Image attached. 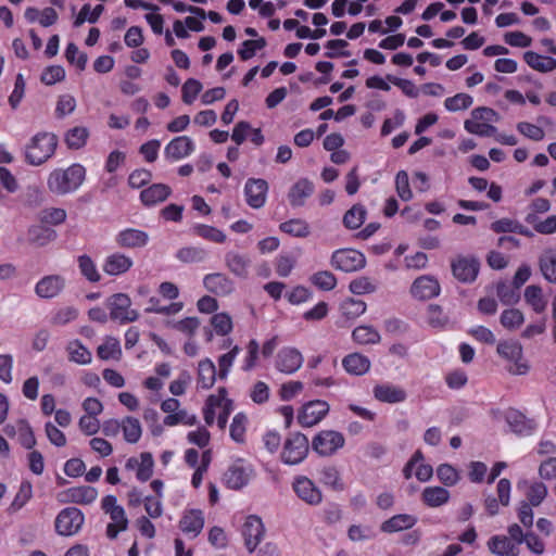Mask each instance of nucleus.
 <instances>
[{
    "mask_svg": "<svg viewBox=\"0 0 556 556\" xmlns=\"http://www.w3.org/2000/svg\"><path fill=\"white\" fill-rule=\"evenodd\" d=\"M85 176L86 169L80 164H73L66 169H54L48 177V189L58 195L72 193L81 186Z\"/></svg>",
    "mask_w": 556,
    "mask_h": 556,
    "instance_id": "nucleus-1",
    "label": "nucleus"
},
{
    "mask_svg": "<svg viewBox=\"0 0 556 556\" xmlns=\"http://www.w3.org/2000/svg\"><path fill=\"white\" fill-rule=\"evenodd\" d=\"M58 137L51 132L36 134L25 147V161L33 166L47 162L55 152Z\"/></svg>",
    "mask_w": 556,
    "mask_h": 556,
    "instance_id": "nucleus-2",
    "label": "nucleus"
},
{
    "mask_svg": "<svg viewBox=\"0 0 556 556\" xmlns=\"http://www.w3.org/2000/svg\"><path fill=\"white\" fill-rule=\"evenodd\" d=\"M110 318L119 324H128L139 318V313L131 308V300L126 293H115L106 299Z\"/></svg>",
    "mask_w": 556,
    "mask_h": 556,
    "instance_id": "nucleus-3",
    "label": "nucleus"
},
{
    "mask_svg": "<svg viewBox=\"0 0 556 556\" xmlns=\"http://www.w3.org/2000/svg\"><path fill=\"white\" fill-rule=\"evenodd\" d=\"M309 451L308 439L301 432L290 434L281 453V459L288 465H298L305 459Z\"/></svg>",
    "mask_w": 556,
    "mask_h": 556,
    "instance_id": "nucleus-4",
    "label": "nucleus"
},
{
    "mask_svg": "<svg viewBox=\"0 0 556 556\" xmlns=\"http://www.w3.org/2000/svg\"><path fill=\"white\" fill-rule=\"evenodd\" d=\"M84 521L85 517L80 509L66 507L55 518V531L64 536L74 535L81 529Z\"/></svg>",
    "mask_w": 556,
    "mask_h": 556,
    "instance_id": "nucleus-5",
    "label": "nucleus"
},
{
    "mask_svg": "<svg viewBox=\"0 0 556 556\" xmlns=\"http://www.w3.org/2000/svg\"><path fill=\"white\" fill-rule=\"evenodd\" d=\"M343 434L334 430H323L312 441V448L320 456H331L344 446Z\"/></svg>",
    "mask_w": 556,
    "mask_h": 556,
    "instance_id": "nucleus-6",
    "label": "nucleus"
},
{
    "mask_svg": "<svg viewBox=\"0 0 556 556\" xmlns=\"http://www.w3.org/2000/svg\"><path fill=\"white\" fill-rule=\"evenodd\" d=\"M331 266L344 273L361 270L366 265L363 253L353 249H341L332 253Z\"/></svg>",
    "mask_w": 556,
    "mask_h": 556,
    "instance_id": "nucleus-7",
    "label": "nucleus"
},
{
    "mask_svg": "<svg viewBox=\"0 0 556 556\" xmlns=\"http://www.w3.org/2000/svg\"><path fill=\"white\" fill-rule=\"evenodd\" d=\"M253 476V468L243 459L233 462L224 473V483L231 490H240L245 486Z\"/></svg>",
    "mask_w": 556,
    "mask_h": 556,
    "instance_id": "nucleus-8",
    "label": "nucleus"
},
{
    "mask_svg": "<svg viewBox=\"0 0 556 556\" xmlns=\"http://www.w3.org/2000/svg\"><path fill=\"white\" fill-rule=\"evenodd\" d=\"M329 412V404L323 400H314L304 404L298 415L302 427H313L324 419Z\"/></svg>",
    "mask_w": 556,
    "mask_h": 556,
    "instance_id": "nucleus-9",
    "label": "nucleus"
},
{
    "mask_svg": "<svg viewBox=\"0 0 556 556\" xmlns=\"http://www.w3.org/2000/svg\"><path fill=\"white\" fill-rule=\"evenodd\" d=\"M302 353L292 346H285L276 355L275 367L282 374L292 375L303 365Z\"/></svg>",
    "mask_w": 556,
    "mask_h": 556,
    "instance_id": "nucleus-10",
    "label": "nucleus"
},
{
    "mask_svg": "<svg viewBox=\"0 0 556 556\" xmlns=\"http://www.w3.org/2000/svg\"><path fill=\"white\" fill-rule=\"evenodd\" d=\"M480 268L479 261L473 256H458L452 262L454 277L465 283L476 280Z\"/></svg>",
    "mask_w": 556,
    "mask_h": 556,
    "instance_id": "nucleus-11",
    "label": "nucleus"
},
{
    "mask_svg": "<svg viewBox=\"0 0 556 556\" xmlns=\"http://www.w3.org/2000/svg\"><path fill=\"white\" fill-rule=\"evenodd\" d=\"M264 534L265 528L262 519L255 515L249 516L242 527V536L249 553H253L255 551Z\"/></svg>",
    "mask_w": 556,
    "mask_h": 556,
    "instance_id": "nucleus-12",
    "label": "nucleus"
},
{
    "mask_svg": "<svg viewBox=\"0 0 556 556\" xmlns=\"http://www.w3.org/2000/svg\"><path fill=\"white\" fill-rule=\"evenodd\" d=\"M268 184L262 178H249L244 186L247 203L252 208H261L266 203Z\"/></svg>",
    "mask_w": 556,
    "mask_h": 556,
    "instance_id": "nucleus-13",
    "label": "nucleus"
},
{
    "mask_svg": "<svg viewBox=\"0 0 556 556\" xmlns=\"http://www.w3.org/2000/svg\"><path fill=\"white\" fill-rule=\"evenodd\" d=\"M293 490L296 495L308 505H318L323 501L321 491L307 477L301 476L295 478Z\"/></svg>",
    "mask_w": 556,
    "mask_h": 556,
    "instance_id": "nucleus-14",
    "label": "nucleus"
},
{
    "mask_svg": "<svg viewBox=\"0 0 556 556\" xmlns=\"http://www.w3.org/2000/svg\"><path fill=\"white\" fill-rule=\"evenodd\" d=\"M496 350L500 356L515 363L516 368L511 369L513 374L523 375L528 371V366L519 363L522 356V348L519 342L514 340L502 341L497 344Z\"/></svg>",
    "mask_w": 556,
    "mask_h": 556,
    "instance_id": "nucleus-15",
    "label": "nucleus"
},
{
    "mask_svg": "<svg viewBox=\"0 0 556 556\" xmlns=\"http://www.w3.org/2000/svg\"><path fill=\"white\" fill-rule=\"evenodd\" d=\"M194 151V142L188 136L172 139L164 149V156L169 161H178L189 156Z\"/></svg>",
    "mask_w": 556,
    "mask_h": 556,
    "instance_id": "nucleus-16",
    "label": "nucleus"
},
{
    "mask_svg": "<svg viewBox=\"0 0 556 556\" xmlns=\"http://www.w3.org/2000/svg\"><path fill=\"white\" fill-rule=\"evenodd\" d=\"M115 242L124 249H141L149 242V235L140 229L126 228L115 236Z\"/></svg>",
    "mask_w": 556,
    "mask_h": 556,
    "instance_id": "nucleus-17",
    "label": "nucleus"
},
{
    "mask_svg": "<svg viewBox=\"0 0 556 556\" xmlns=\"http://www.w3.org/2000/svg\"><path fill=\"white\" fill-rule=\"evenodd\" d=\"M410 292L419 300L432 299L440 293V285L430 276H421L413 282Z\"/></svg>",
    "mask_w": 556,
    "mask_h": 556,
    "instance_id": "nucleus-18",
    "label": "nucleus"
},
{
    "mask_svg": "<svg viewBox=\"0 0 556 556\" xmlns=\"http://www.w3.org/2000/svg\"><path fill=\"white\" fill-rule=\"evenodd\" d=\"M64 286L65 280L63 277L59 275L46 276L37 282L35 292L42 299H51L56 296Z\"/></svg>",
    "mask_w": 556,
    "mask_h": 556,
    "instance_id": "nucleus-19",
    "label": "nucleus"
},
{
    "mask_svg": "<svg viewBox=\"0 0 556 556\" xmlns=\"http://www.w3.org/2000/svg\"><path fill=\"white\" fill-rule=\"evenodd\" d=\"M205 289L216 295H227L233 290V282L225 274L214 273L203 278Z\"/></svg>",
    "mask_w": 556,
    "mask_h": 556,
    "instance_id": "nucleus-20",
    "label": "nucleus"
},
{
    "mask_svg": "<svg viewBox=\"0 0 556 556\" xmlns=\"http://www.w3.org/2000/svg\"><path fill=\"white\" fill-rule=\"evenodd\" d=\"M314 185L306 178L298 180L289 190V203L293 207L304 205L305 200L314 193Z\"/></svg>",
    "mask_w": 556,
    "mask_h": 556,
    "instance_id": "nucleus-21",
    "label": "nucleus"
},
{
    "mask_svg": "<svg viewBox=\"0 0 556 556\" xmlns=\"http://www.w3.org/2000/svg\"><path fill=\"white\" fill-rule=\"evenodd\" d=\"M418 519L416 516L410 514H399L384 520L380 525V530L384 533H394L403 530L412 529Z\"/></svg>",
    "mask_w": 556,
    "mask_h": 556,
    "instance_id": "nucleus-22",
    "label": "nucleus"
},
{
    "mask_svg": "<svg viewBox=\"0 0 556 556\" xmlns=\"http://www.w3.org/2000/svg\"><path fill=\"white\" fill-rule=\"evenodd\" d=\"M204 517L200 509H190L186 511L179 521V528L184 533L197 536L203 529Z\"/></svg>",
    "mask_w": 556,
    "mask_h": 556,
    "instance_id": "nucleus-23",
    "label": "nucleus"
},
{
    "mask_svg": "<svg viewBox=\"0 0 556 556\" xmlns=\"http://www.w3.org/2000/svg\"><path fill=\"white\" fill-rule=\"evenodd\" d=\"M132 264V260L129 256L117 252L105 258L103 270L110 276H117L128 271Z\"/></svg>",
    "mask_w": 556,
    "mask_h": 556,
    "instance_id": "nucleus-24",
    "label": "nucleus"
},
{
    "mask_svg": "<svg viewBox=\"0 0 556 556\" xmlns=\"http://www.w3.org/2000/svg\"><path fill=\"white\" fill-rule=\"evenodd\" d=\"M505 418L510 429L518 434H530L536 426L534 420L527 419L522 413L516 409L507 410Z\"/></svg>",
    "mask_w": 556,
    "mask_h": 556,
    "instance_id": "nucleus-25",
    "label": "nucleus"
},
{
    "mask_svg": "<svg viewBox=\"0 0 556 556\" xmlns=\"http://www.w3.org/2000/svg\"><path fill=\"white\" fill-rule=\"evenodd\" d=\"M172 193L169 186L165 184H154L140 193V199L146 206H153L165 201Z\"/></svg>",
    "mask_w": 556,
    "mask_h": 556,
    "instance_id": "nucleus-26",
    "label": "nucleus"
},
{
    "mask_svg": "<svg viewBox=\"0 0 556 556\" xmlns=\"http://www.w3.org/2000/svg\"><path fill=\"white\" fill-rule=\"evenodd\" d=\"M375 397L384 403H401L406 400V392L396 386L384 383L374 388Z\"/></svg>",
    "mask_w": 556,
    "mask_h": 556,
    "instance_id": "nucleus-27",
    "label": "nucleus"
},
{
    "mask_svg": "<svg viewBox=\"0 0 556 556\" xmlns=\"http://www.w3.org/2000/svg\"><path fill=\"white\" fill-rule=\"evenodd\" d=\"M489 549L498 556H517L518 546L505 535H494L488 542Z\"/></svg>",
    "mask_w": 556,
    "mask_h": 556,
    "instance_id": "nucleus-28",
    "label": "nucleus"
},
{
    "mask_svg": "<svg viewBox=\"0 0 556 556\" xmlns=\"http://www.w3.org/2000/svg\"><path fill=\"white\" fill-rule=\"evenodd\" d=\"M342 366L349 374L362 376L369 370L370 361L359 353H352L342 359Z\"/></svg>",
    "mask_w": 556,
    "mask_h": 556,
    "instance_id": "nucleus-29",
    "label": "nucleus"
},
{
    "mask_svg": "<svg viewBox=\"0 0 556 556\" xmlns=\"http://www.w3.org/2000/svg\"><path fill=\"white\" fill-rule=\"evenodd\" d=\"M523 60L531 68L541 73H548L556 68V59L533 51L525 52Z\"/></svg>",
    "mask_w": 556,
    "mask_h": 556,
    "instance_id": "nucleus-30",
    "label": "nucleus"
},
{
    "mask_svg": "<svg viewBox=\"0 0 556 556\" xmlns=\"http://www.w3.org/2000/svg\"><path fill=\"white\" fill-rule=\"evenodd\" d=\"M216 367L210 358L199 362L198 365V386L202 389H210L216 381Z\"/></svg>",
    "mask_w": 556,
    "mask_h": 556,
    "instance_id": "nucleus-31",
    "label": "nucleus"
},
{
    "mask_svg": "<svg viewBox=\"0 0 556 556\" xmlns=\"http://www.w3.org/2000/svg\"><path fill=\"white\" fill-rule=\"evenodd\" d=\"M28 241L37 247H45L56 238L55 230L42 225H34L27 231Z\"/></svg>",
    "mask_w": 556,
    "mask_h": 556,
    "instance_id": "nucleus-32",
    "label": "nucleus"
},
{
    "mask_svg": "<svg viewBox=\"0 0 556 556\" xmlns=\"http://www.w3.org/2000/svg\"><path fill=\"white\" fill-rule=\"evenodd\" d=\"M225 262L226 266L229 268V270L239 277H247L249 273V266H250V258L245 255L236 253V252H228L225 255Z\"/></svg>",
    "mask_w": 556,
    "mask_h": 556,
    "instance_id": "nucleus-33",
    "label": "nucleus"
},
{
    "mask_svg": "<svg viewBox=\"0 0 556 556\" xmlns=\"http://www.w3.org/2000/svg\"><path fill=\"white\" fill-rule=\"evenodd\" d=\"M421 498L429 507H439L450 500V492L442 486H428L421 493Z\"/></svg>",
    "mask_w": 556,
    "mask_h": 556,
    "instance_id": "nucleus-34",
    "label": "nucleus"
},
{
    "mask_svg": "<svg viewBox=\"0 0 556 556\" xmlns=\"http://www.w3.org/2000/svg\"><path fill=\"white\" fill-rule=\"evenodd\" d=\"M67 494L73 503L87 505L96 501L98 491L93 486L83 485L70 489Z\"/></svg>",
    "mask_w": 556,
    "mask_h": 556,
    "instance_id": "nucleus-35",
    "label": "nucleus"
},
{
    "mask_svg": "<svg viewBox=\"0 0 556 556\" xmlns=\"http://www.w3.org/2000/svg\"><path fill=\"white\" fill-rule=\"evenodd\" d=\"M279 229L282 232H286L292 237L296 238H306L309 235V226L308 224L301 218H294L281 223Z\"/></svg>",
    "mask_w": 556,
    "mask_h": 556,
    "instance_id": "nucleus-36",
    "label": "nucleus"
},
{
    "mask_svg": "<svg viewBox=\"0 0 556 556\" xmlns=\"http://www.w3.org/2000/svg\"><path fill=\"white\" fill-rule=\"evenodd\" d=\"M121 429L123 430L124 439L128 443H131V444L137 443L141 438V433H142L141 425H140V421L135 417H130V416L126 417L121 422Z\"/></svg>",
    "mask_w": 556,
    "mask_h": 556,
    "instance_id": "nucleus-37",
    "label": "nucleus"
},
{
    "mask_svg": "<svg viewBox=\"0 0 556 556\" xmlns=\"http://www.w3.org/2000/svg\"><path fill=\"white\" fill-rule=\"evenodd\" d=\"M66 350L68 352L71 362L80 365H86L91 362V352L86 346H84L78 340L71 341L67 344Z\"/></svg>",
    "mask_w": 556,
    "mask_h": 556,
    "instance_id": "nucleus-38",
    "label": "nucleus"
},
{
    "mask_svg": "<svg viewBox=\"0 0 556 556\" xmlns=\"http://www.w3.org/2000/svg\"><path fill=\"white\" fill-rule=\"evenodd\" d=\"M88 137L89 131L86 127L76 126L67 130L65 142L70 149L78 150L86 144Z\"/></svg>",
    "mask_w": 556,
    "mask_h": 556,
    "instance_id": "nucleus-39",
    "label": "nucleus"
},
{
    "mask_svg": "<svg viewBox=\"0 0 556 556\" xmlns=\"http://www.w3.org/2000/svg\"><path fill=\"white\" fill-rule=\"evenodd\" d=\"M366 218V208L361 204L353 205L343 216V224L349 229L359 228Z\"/></svg>",
    "mask_w": 556,
    "mask_h": 556,
    "instance_id": "nucleus-40",
    "label": "nucleus"
},
{
    "mask_svg": "<svg viewBox=\"0 0 556 556\" xmlns=\"http://www.w3.org/2000/svg\"><path fill=\"white\" fill-rule=\"evenodd\" d=\"M352 338L361 344H375L381 339L379 332L371 326H358L352 332Z\"/></svg>",
    "mask_w": 556,
    "mask_h": 556,
    "instance_id": "nucleus-41",
    "label": "nucleus"
},
{
    "mask_svg": "<svg viewBox=\"0 0 556 556\" xmlns=\"http://www.w3.org/2000/svg\"><path fill=\"white\" fill-rule=\"evenodd\" d=\"M525 300L536 313L544 312L546 307V302L543 299L542 289L539 286H528L525 290Z\"/></svg>",
    "mask_w": 556,
    "mask_h": 556,
    "instance_id": "nucleus-42",
    "label": "nucleus"
},
{
    "mask_svg": "<svg viewBox=\"0 0 556 556\" xmlns=\"http://www.w3.org/2000/svg\"><path fill=\"white\" fill-rule=\"evenodd\" d=\"M154 459L150 452L140 454V462L136 470V478L141 482H147L153 475Z\"/></svg>",
    "mask_w": 556,
    "mask_h": 556,
    "instance_id": "nucleus-43",
    "label": "nucleus"
},
{
    "mask_svg": "<svg viewBox=\"0 0 556 556\" xmlns=\"http://www.w3.org/2000/svg\"><path fill=\"white\" fill-rule=\"evenodd\" d=\"M320 481L325 485L330 486L334 491H343L344 490V483L342 482L340 472L333 466L325 467L321 470Z\"/></svg>",
    "mask_w": 556,
    "mask_h": 556,
    "instance_id": "nucleus-44",
    "label": "nucleus"
},
{
    "mask_svg": "<svg viewBox=\"0 0 556 556\" xmlns=\"http://www.w3.org/2000/svg\"><path fill=\"white\" fill-rule=\"evenodd\" d=\"M206 256V251L198 247L181 248L176 253V257L184 263H201Z\"/></svg>",
    "mask_w": 556,
    "mask_h": 556,
    "instance_id": "nucleus-45",
    "label": "nucleus"
},
{
    "mask_svg": "<svg viewBox=\"0 0 556 556\" xmlns=\"http://www.w3.org/2000/svg\"><path fill=\"white\" fill-rule=\"evenodd\" d=\"M192 230L197 236L213 242L222 243L226 240L225 233L213 226L197 224Z\"/></svg>",
    "mask_w": 556,
    "mask_h": 556,
    "instance_id": "nucleus-46",
    "label": "nucleus"
},
{
    "mask_svg": "<svg viewBox=\"0 0 556 556\" xmlns=\"http://www.w3.org/2000/svg\"><path fill=\"white\" fill-rule=\"evenodd\" d=\"M540 269L544 278L556 283V254L545 253L540 257Z\"/></svg>",
    "mask_w": 556,
    "mask_h": 556,
    "instance_id": "nucleus-47",
    "label": "nucleus"
},
{
    "mask_svg": "<svg viewBox=\"0 0 556 556\" xmlns=\"http://www.w3.org/2000/svg\"><path fill=\"white\" fill-rule=\"evenodd\" d=\"M78 267L81 275L90 282H98L101 278L94 262L90 256L84 254L78 257Z\"/></svg>",
    "mask_w": 556,
    "mask_h": 556,
    "instance_id": "nucleus-48",
    "label": "nucleus"
},
{
    "mask_svg": "<svg viewBox=\"0 0 556 556\" xmlns=\"http://www.w3.org/2000/svg\"><path fill=\"white\" fill-rule=\"evenodd\" d=\"M182 308V303H170L166 305V307H161V301L156 296H152L148 301V306L146 307V313H157L163 315H174L180 312Z\"/></svg>",
    "mask_w": 556,
    "mask_h": 556,
    "instance_id": "nucleus-49",
    "label": "nucleus"
},
{
    "mask_svg": "<svg viewBox=\"0 0 556 556\" xmlns=\"http://www.w3.org/2000/svg\"><path fill=\"white\" fill-rule=\"evenodd\" d=\"M309 280L314 286L325 291H330L337 286V278L331 271L328 270L315 273L312 275Z\"/></svg>",
    "mask_w": 556,
    "mask_h": 556,
    "instance_id": "nucleus-50",
    "label": "nucleus"
},
{
    "mask_svg": "<svg viewBox=\"0 0 556 556\" xmlns=\"http://www.w3.org/2000/svg\"><path fill=\"white\" fill-rule=\"evenodd\" d=\"M97 354L104 361L117 358L122 354L118 340L115 338H108L104 343L98 346Z\"/></svg>",
    "mask_w": 556,
    "mask_h": 556,
    "instance_id": "nucleus-51",
    "label": "nucleus"
},
{
    "mask_svg": "<svg viewBox=\"0 0 556 556\" xmlns=\"http://www.w3.org/2000/svg\"><path fill=\"white\" fill-rule=\"evenodd\" d=\"M39 219L42 224L60 225L66 219V211L59 207H49L40 211Z\"/></svg>",
    "mask_w": 556,
    "mask_h": 556,
    "instance_id": "nucleus-52",
    "label": "nucleus"
},
{
    "mask_svg": "<svg viewBox=\"0 0 556 556\" xmlns=\"http://www.w3.org/2000/svg\"><path fill=\"white\" fill-rule=\"evenodd\" d=\"M248 418L243 413L235 415L230 425V437L238 443L244 442Z\"/></svg>",
    "mask_w": 556,
    "mask_h": 556,
    "instance_id": "nucleus-53",
    "label": "nucleus"
},
{
    "mask_svg": "<svg viewBox=\"0 0 556 556\" xmlns=\"http://www.w3.org/2000/svg\"><path fill=\"white\" fill-rule=\"evenodd\" d=\"M496 294L500 301L505 305L516 304L520 299L518 289H516L515 287H510L506 282L497 283Z\"/></svg>",
    "mask_w": 556,
    "mask_h": 556,
    "instance_id": "nucleus-54",
    "label": "nucleus"
},
{
    "mask_svg": "<svg viewBox=\"0 0 556 556\" xmlns=\"http://www.w3.org/2000/svg\"><path fill=\"white\" fill-rule=\"evenodd\" d=\"M464 127L468 132L478 135L481 137H491L497 132L496 127L491 124L470 121V119L465 121Z\"/></svg>",
    "mask_w": 556,
    "mask_h": 556,
    "instance_id": "nucleus-55",
    "label": "nucleus"
},
{
    "mask_svg": "<svg viewBox=\"0 0 556 556\" xmlns=\"http://www.w3.org/2000/svg\"><path fill=\"white\" fill-rule=\"evenodd\" d=\"M473 100L472 97L467 93H457L454 97L446 98L444 106L447 111L456 112L459 110H467L471 106Z\"/></svg>",
    "mask_w": 556,
    "mask_h": 556,
    "instance_id": "nucleus-56",
    "label": "nucleus"
},
{
    "mask_svg": "<svg viewBox=\"0 0 556 556\" xmlns=\"http://www.w3.org/2000/svg\"><path fill=\"white\" fill-rule=\"evenodd\" d=\"M500 321L504 328L516 329L522 325L525 317L519 309L509 308L502 313Z\"/></svg>",
    "mask_w": 556,
    "mask_h": 556,
    "instance_id": "nucleus-57",
    "label": "nucleus"
},
{
    "mask_svg": "<svg viewBox=\"0 0 556 556\" xmlns=\"http://www.w3.org/2000/svg\"><path fill=\"white\" fill-rule=\"evenodd\" d=\"M239 352H240V349H239V346L236 345L228 353H225L219 356V358H218V367H219L218 377H219V379L224 380L227 378V376L230 371V368H231L237 355L239 354Z\"/></svg>",
    "mask_w": 556,
    "mask_h": 556,
    "instance_id": "nucleus-58",
    "label": "nucleus"
},
{
    "mask_svg": "<svg viewBox=\"0 0 556 556\" xmlns=\"http://www.w3.org/2000/svg\"><path fill=\"white\" fill-rule=\"evenodd\" d=\"M341 311L346 318H356L365 313L366 303L351 298L342 303Z\"/></svg>",
    "mask_w": 556,
    "mask_h": 556,
    "instance_id": "nucleus-59",
    "label": "nucleus"
},
{
    "mask_svg": "<svg viewBox=\"0 0 556 556\" xmlns=\"http://www.w3.org/2000/svg\"><path fill=\"white\" fill-rule=\"evenodd\" d=\"M17 427L20 444L25 448H33L36 445V438L28 422L25 420H20Z\"/></svg>",
    "mask_w": 556,
    "mask_h": 556,
    "instance_id": "nucleus-60",
    "label": "nucleus"
},
{
    "mask_svg": "<svg viewBox=\"0 0 556 556\" xmlns=\"http://www.w3.org/2000/svg\"><path fill=\"white\" fill-rule=\"evenodd\" d=\"M65 58L71 64H75L78 70L84 71L88 61L87 54L79 52L78 47L71 42L65 50Z\"/></svg>",
    "mask_w": 556,
    "mask_h": 556,
    "instance_id": "nucleus-61",
    "label": "nucleus"
},
{
    "mask_svg": "<svg viewBox=\"0 0 556 556\" xmlns=\"http://www.w3.org/2000/svg\"><path fill=\"white\" fill-rule=\"evenodd\" d=\"M211 324L219 336H226L232 330L231 317L226 313L215 314L211 319Z\"/></svg>",
    "mask_w": 556,
    "mask_h": 556,
    "instance_id": "nucleus-62",
    "label": "nucleus"
},
{
    "mask_svg": "<svg viewBox=\"0 0 556 556\" xmlns=\"http://www.w3.org/2000/svg\"><path fill=\"white\" fill-rule=\"evenodd\" d=\"M395 188L399 197L403 201H409L413 198V192L409 188L408 174L405 170H400L396 174Z\"/></svg>",
    "mask_w": 556,
    "mask_h": 556,
    "instance_id": "nucleus-63",
    "label": "nucleus"
},
{
    "mask_svg": "<svg viewBox=\"0 0 556 556\" xmlns=\"http://www.w3.org/2000/svg\"><path fill=\"white\" fill-rule=\"evenodd\" d=\"M439 480L446 486H452L457 483L459 477L454 467L448 464H442L437 469Z\"/></svg>",
    "mask_w": 556,
    "mask_h": 556,
    "instance_id": "nucleus-64",
    "label": "nucleus"
}]
</instances>
